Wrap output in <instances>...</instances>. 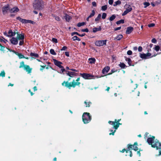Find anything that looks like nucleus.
Returning <instances> with one entry per match:
<instances>
[{"mask_svg": "<svg viewBox=\"0 0 161 161\" xmlns=\"http://www.w3.org/2000/svg\"><path fill=\"white\" fill-rule=\"evenodd\" d=\"M143 4L145 5L144 7L145 8H146L147 6H148L150 4L149 3L147 2H145Z\"/></svg>", "mask_w": 161, "mask_h": 161, "instance_id": "44", "label": "nucleus"}, {"mask_svg": "<svg viewBox=\"0 0 161 161\" xmlns=\"http://www.w3.org/2000/svg\"><path fill=\"white\" fill-rule=\"evenodd\" d=\"M107 41V40L97 41L95 42V44L97 46H102L104 45H106Z\"/></svg>", "mask_w": 161, "mask_h": 161, "instance_id": "8", "label": "nucleus"}, {"mask_svg": "<svg viewBox=\"0 0 161 161\" xmlns=\"http://www.w3.org/2000/svg\"><path fill=\"white\" fill-rule=\"evenodd\" d=\"M155 139V137L154 136H152V137H149L147 139V142L150 145H152L153 144H155L156 142H157V141H155V142H153Z\"/></svg>", "mask_w": 161, "mask_h": 161, "instance_id": "10", "label": "nucleus"}, {"mask_svg": "<svg viewBox=\"0 0 161 161\" xmlns=\"http://www.w3.org/2000/svg\"><path fill=\"white\" fill-rule=\"evenodd\" d=\"M53 61L54 64L58 67L60 68H63L61 64H62V63L61 62L58 61L55 59H53Z\"/></svg>", "mask_w": 161, "mask_h": 161, "instance_id": "13", "label": "nucleus"}, {"mask_svg": "<svg viewBox=\"0 0 161 161\" xmlns=\"http://www.w3.org/2000/svg\"><path fill=\"white\" fill-rule=\"evenodd\" d=\"M24 40H21L19 42V46H22L24 44Z\"/></svg>", "mask_w": 161, "mask_h": 161, "instance_id": "48", "label": "nucleus"}, {"mask_svg": "<svg viewBox=\"0 0 161 161\" xmlns=\"http://www.w3.org/2000/svg\"><path fill=\"white\" fill-rule=\"evenodd\" d=\"M125 60L127 62L128 64L130 66L131 65V61L130 58L125 57Z\"/></svg>", "mask_w": 161, "mask_h": 161, "instance_id": "27", "label": "nucleus"}, {"mask_svg": "<svg viewBox=\"0 0 161 161\" xmlns=\"http://www.w3.org/2000/svg\"><path fill=\"white\" fill-rule=\"evenodd\" d=\"M66 74L67 75L72 77H73L74 76H76L77 75V74L76 73L68 71H66Z\"/></svg>", "mask_w": 161, "mask_h": 161, "instance_id": "11", "label": "nucleus"}, {"mask_svg": "<svg viewBox=\"0 0 161 161\" xmlns=\"http://www.w3.org/2000/svg\"><path fill=\"white\" fill-rule=\"evenodd\" d=\"M84 103L86 104V107H89L91 104V103L90 101L87 102V101H85Z\"/></svg>", "mask_w": 161, "mask_h": 161, "instance_id": "32", "label": "nucleus"}, {"mask_svg": "<svg viewBox=\"0 0 161 161\" xmlns=\"http://www.w3.org/2000/svg\"><path fill=\"white\" fill-rule=\"evenodd\" d=\"M24 69L28 73L31 72L32 69L31 68L29 65H26Z\"/></svg>", "mask_w": 161, "mask_h": 161, "instance_id": "19", "label": "nucleus"}, {"mask_svg": "<svg viewBox=\"0 0 161 161\" xmlns=\"http://www.w3.org/2000/svg\"><path fill=\"white\" fill-rule=\"evenodd\" d=\"M0 46L1 47L0 50L2 51L3 50L4 47L1 45L0 44Z\"/></svg>", "mask_w": 161, "mask_h": 161, "instance_id": "61", "label": "nucleus"}, {"mask_svg": "<svg viewBox=\"0 0 161 161\" xmlns=\"http://www.w3.org/2000/svg\"><path fill=\"white\" fill-rule=\"evenodd\" d=\"M28 20L22 19L20 20V22L26 24L27 23Z\"/></svg>", "mask_w": 161, "mask_h": 161, "instance_id": "40", "label": "nucleus"}, {"mask_svg": "<svg viewBox=\"0 0 161 161\" xmlns=\"http://www.w3.org/2000/svg\"><path fill=\"white\" fill-rule=\"evenodd\" d=\"M127 54L128 55H131L132 54V52L131 50H129L127 52Z\"/></svg>", "mask_w": 161, "mask_h": 161, "instance_id": "55", "label": "nucleus"}, {"mask_svg": "<svg viewBox=\"0 0 161 161\" xmlns=\"http://www.w3.org/2000/svg\"><path fill=\"white\" fill-rule=\"evenodd\" d=\"M81 31L82 32H88L89 30L87 28H86L85 29H83L81 30Z\"/></svg>", "mask_w": 161, "mask_h": 161, "instance_id": "49", "label": "nucleus"}, {"mask_svg": "<svg viewBox=\"0 0 161 161\" xmlns=\"http://www.w3.org/2000/svg\"><path fill=\"white\" fill-rule=\"evenodd\" d=\"M110 69V67L109 66H107L105 67L102 70V73L103 74H104L107 73Z\"/></svg>", "mask_w": 161, "mask_h": 161, "instance_id": "17", "label": "nucleus"}, {"mask_svg": "<svg viewBox=\"0 0 161 161\" xmlns=\"http://www.w3.org/2000/svg\"><path fill=\"white\" fill-rule=\"evenodd\" d=\"M92 5L93 6H96V3L95 2H93L92 3Z\"/></svg>", "mask_w": 161, "mask_h": 161, "instance_id": "64", "label": "nucleus"}, {"mask_svg": "<svg viewBox=\"0 0 161 161\" xmlns=\"http://www.w3.org/2000/svg\"><path fill=\"white\" fill-rule=\"evenodd\" d=\"M121 3V2L119 0H118L116 2H115L114 4H113L114 6H116L118 5H119Z\"/></svg>", "mask_w": 161, "mask_h": 161, "instance_id": "28", "label": "nucleus"}, {"mask_svg": "<svg viewBox=\"0 0 161 161\" xmlns=\"http://www.w3.org/2000/svg\"><path fill=\"white\" fill-rule=\"evenodd\" d=\"M107 16V14L106 13H103V14L102 16V18L103 19H104Z\"/></svg>", "mask_w": 161, "mask_h": 161, "instance_id": "46", "label": "nucleus"}, {"mask_svg": "<svg viewBox=\"0 0 161 161\" xmlns=\"http://www.w3.org/2000/svg\"><path fill=\"white\" fill-rule=\"evenodd\" d=\"M123 37V35L121 34L118 35L114 39H116L117 40L119 41Z\"/></svg>", "mask_w": 161, "mask_h": 161, "instance_id": "30", "label": "nucleus"}, {"mask_svg": "<svg viewBox=\"0 0 161 161\" xmlns=\"http://www.w3.org/2000/svg\"><path fill=\"white\" fill-rule=\"evenodd\" d=\"M73 41L77 40L78 41H80V39L77 36H75L72 37Z\"/></svg>", "mask_w": 161, "mask_h": 161, "instance_id": "37", "label": "nucleus"}, {"mask_svg": "<svg viewBox=\"0 0 161 161\" xmlns=\"http://www.w3.org/2000/svg\"><path fill=\"white\" fill-rule=\"evenodd\" d=\"M113 0H109L108 3L110 5H112L113 3Z\"/></svg>", "mask_w": 161, "mask_h": 161, "instance_id": "56", "label": "nucleus"}, {"mask_svg": "<svg viewBox=\"0 0 161 161\" xmlns=\"http://www.w3.org/2000/svg\"><path fill=\"white\" fill-rule=\"evenodd\" d=\"M67 49V47L66 46H64L61 49V51H64L66 50Z\"/></svg>", "mask_w": 161, "mask_h": 161, "instance_id": "59", "label": "nucleus"}, {"mask_svg": "<svg viewBox=\"0 0 161 161\" xmlns=\"http://www.w3.org/2000/svg\"><path fill=\"white\" fill-rule=\"evenodd\" d=\"M156 55L151 56L150 53H140V57L141 58L144 59H147L153 57H155Z\"/></svg>", "mask_w": 161, "mask_h": 161, "instance_id": "7", "label": "nucleus"}, {"mask_svg": "<svg viewBox=\"0 0 161 161\" xmlns=\"http://www.w3.org/2000/svg\"><path fill=\"white\" fill-rule=\"evenodd\" d=\"M116 17L115 14H113L109 18V20L110 21H112Z\"/></svg>", "mask_w": 161, "mask_h": 161, "instance_id": "29", "label": "nucleus"}, {"mask_svg": "<svg viewBox=\"0 0 161 161\" xmlns=\"http://www.w3.org/2000/svg\"><path fill=\"white\" fill-rule=\"evenodd\" d=\"M120 120V119H118L117 120L116 119H115L114 121H109L108 123L109 124L113 125V128L115 130H116L119 126V125L121 124L119 123Z\"/></svg>", "mask_w": 161, "mask_h": 161, "instance_id": "6", "label": "nucleus"}, {"mask_svg": "<svg viewBox=\"0 0 161 161\" xmlns=\"http://www.w3.org/2000/svg\"><path fill=\"white\" fill-rule=\"evenodd\" d=\"M33 4V7L35 9L41 10L44 8V4L42 0H36Z\"/></svg>", "mask_w": 161, "mask_h": 161, "instance_id": "2", "label": "nucleus"}, {"mask_svg": "<svg viewBox=\"0 0 161 161\" xmlns=\"http://www.w3.org/2000/svg\"><path fill=\"white\" fill-rule=\"evenodd\" d=\"M8 34L9 37H11L12 36H14L15 35L16 33L15 32H13L12 30H9L8 32Z\"/></svg>", "mask_w": 161, "mask_h": 161, "instance_id": "21", "label": "nucleus"}, {"mask_svg": "<svg viewBox=\"0 0 161 161\" xmlns=\"http://www.w3.org/2000/svg\"><path fill=\"white\" fill-rule=\"evenodd\" d=\"M152 147H156L157 148V149H158V147H161V144L157 141V142H156L155 144H153L152 145Z\"/></svg>", "mask_w": 161, "mask_h": 161, "instance_id": "16", "label": "nucleus"}, {"mask_svg": "<svg viewBox=\"0 0 161 161\" xmlns=\"http://www.w3.org/2000/svg\"><path fill=\"white\" fill-rule=\"evenodd\" d=\"M80 80V78L78 77L76 80L77 82H75L74 80H73L72 82L70 83L68 82L64 81V82L62 83V85L63 86H65L69 88V89H70L72 87L74 88L76 86L79 85L80 83L78 81H79Z\"/></svg>", "mask_w": 161, "mask_h": 161, "instance_id": "1", "label": "nucleus"}, {"mask_svg": "<svg viewBox=\"0 0 161 161\" xmlns=\"http://www.w3.org/2000/svg\"><path fill=\"white\" fill-rule=\"evenodd\" d=\"M107 8V5H105L102 7V10L103 11H105Z\"/></svg>", "mask_w": 161, "mask_h": 161, "instance_id": "42", "label": "nucleus"}, {"mask_svg": "<svg viewBox=\"0 0 161 161\" xmlns=\"http://www.w3.org/2000/svg\"><path fill=\"white\" fill-rule=\"evenodd\" d=\"M64 17L66 21L67 22H69L71 19V17L67 14H65Z\"/></svg>", "mask_w": 161, "mask_h": 161, "instance_id": "22", "label": "nucleus"}, {"mask_svg": "<svg viewBox=\"0 0 161 161\" xmlns=\"http://www.w3.org/2000/svg\"><path fill=\"white\" fill-rule=\"evenodd\" d=\"M52 16L55 18V20L59 21L61 20V18L55 15H52Z\"/></svg>", "mask_w": 161, "mask_h": 161, "instance_id": "25", "label": "nucleus"}, {"mask_svg": "<svg viewBox=\"0 0 161 161\" xmlns=\"http://www.w3.org/2000/svg\"><path fill=\"white\" fill-rule=\"evenodd\" d=\"M126 151V153H128V151H129L128 149L127 148V149H123L122 151H121L122 153H124L125 151Z\"/></svg>", "mask_w": 161, "mask_h": 161, "instance_id": "50", "label": "nucleus"}, {"mask_svg": "<svg viewBox=\"0 0 161 161\" xmlns=\"http://www.w3.org/2000/svg\"><path fill=\"white\" fill-rule=\"evenodd\" d=\"M10 41L12 44L14 45H17L18 42V38L14 37H12Z\"/></svg>", "mask_w": 161, "mask_h": 161, "instance_id": "12", "label": "nucleus"}, {"mask_svg": "<svg viewBox=\"0 0 161 161\" xmlns=\"http://www.w3.org/2000/svg\"><path fill=\"white\" fill-rule=\"evenodd\" d=\"M133 30V27L130 26L128 27L126 31V34H129Z\"/></svg>", "mask_w": 161, "mask_h": 161, "instance_id": "18", "label": "nucleus"}, {"mask_svg": "<svg viewBox=\"0 0 161 161\" xmlns=\"http://www.w3.org/2000/svg\"><path fill=\"white\" fill-rule=\"evenodd\" d=\"M121 29V27H118L115 28L114 29V30L115 31H118L119 30H120Z\"/></svg>", "mask_w": 161, "mask_h": 161, "instance_id": "60", "label": "nucleus"}, {"mask_svg": "<svg viewBox=\"0 0 161 161\" xmlns=\"http://www.w3.org/2000/svg\"><path fill=\"white\" fill-rule=\"evenodd\" d=\"M5 76V73L4 71H1L0 73V76H2L3 77H4Z\"/></svg>", "mask_w": 161, "mask_h": 161, "instance_id": "45", "label": "nucleus"}, {"mask_svg": "<svg viewBox=\"0 0 161 161\" xmlns=\"http://www.w3.org/2000/svg\"><path fill=\"white\" fill-rule=\"evenodd\" d=\"M25 65H26L24 64V62L22 61L20 63V65L19 67V68H24Z\"/></svg>", "mask_w": 161, "mask_h": 161, "instance_id": "36", "label": "nucleus"}, {"mask_svg": "<svg viewBox=\"0 0 161 161\" xmlns=\"http://www.w3.org/2000/svg\"><path fill=\"white\" fill-rule=\"evenodd\" d=\"M10 7L9 5L7 4V5L4 6L2 8V12L3 14L4 15L6 14L8 10H9Z\"/></svg>", "mask_w": 161, "mask_h": 161, "instance_id": "9", "label": "nucleus"}, {"mask_svg": "<svg viewBox=\"0 0 161 161\" xmlns=\"http://www.w3.org/2000/svg\"><path fill=\"white\" fill-rule=\"evenodd\" d=\"M18 40H24V34H19L18 33H17Z\"/></svg>", "mask_w": 161, "mask_h": 161, "instance_id": "20", "label": "nucleus"}, {"mask_svg": "<svg viewBox=\"0 0 161 161\" xmlns=\"http://www.w3.org/2000/svg\"><path fill=\"white\" fill-rule=\"evenodd\" d=\"M91 119L90 114L88 113H84L82 115V120L84 124H87L89 122Z\"/></svg>", "mask_w": 161, "mask_h": 161, "instance_id": "3", "label": "nucleus"}, {"mask_svg": "<svg viewBox=\"0 0 161 161\" xmlns=\"http://www.w3.org/2000/svg\"><path fill=\"white\" fill-rule=\"evenodd\" d=\"M66 71L65 70V69L63 67L62 68H61V71L59 72L60 73H62Z\"/></svg>", "mask_w": 161, "mask_h": 161, "instance_id": "52", "label": "nucleus"}, {"mask_svg": "<svg viewBox=\"0 0 161 161\" xmlns=\"http://www.w3.org/2000/svg\"><path fill=\"white\" fill-rule=\"evenodd\" d=\"M52 41L55 43H57L58 42L57 40L55 38H53L52 39Z\"/></svg>", "mask_w": 161, "mask_h": 161, "instance_id": "58", "label": "nucleus"}, {"mask_svg": "<svg viewBox=\"0 0 161 161\" xmlns=\"http://www.w3.org/2000/svg\"><path fill=\"white\" fill-rule=\"evenodd\" d=\"M119 66L121 68H125L126 66L125 65L124 63H120L119 64Z\"/></svg>", "mask_w": 161, "mask_h": 161, "instance_id": "41", "label": "nucleus"}, {"mask_svg": "<svg viewBox=\"0 0 161 161\" xmlns=\"http://www.w3.org/2000/svg\"><path fill=\"white\" fill-rule=\"evenodd\" d=\"M85 24V23L84 22H81V23H79L77 24V26L78 27H80L82 26H83Z\"/></svg>", "mask_w": 161, "mask_h": 161, "instance_id": "39", "label": "nucleus"}, {"mask_svg": "<svg viewBox=\"0 0 161 161\" xmlns=\"http://www.w3.org/2000/svg\"><path fill=\"white\" fill-rule=\"evenodd\" d=\"M15 53L17 55L19 58H25L24 56L22 55L21 53H19L18 52H15Z\"/></svg>", "mask_w": 161, "mask_h": 161, "instance_id": "23", "label": "nucleus"}, {"mask_svg": "<svg viewBox=\"0 0 161 161\" xmlns=\"http://www.w3.org/2000/svg\"><path fill=\"white\" fill-rule=\"evenodd\" d=\"M154 49L157 52H158L160 50V47L158 46H155V47Z\"/></svg>", "mask_w": 161, "mask_h": 161, "instance_id": "43", "label": "nucleus"}, {"mask_svg": "<svg viewBox=\"0 0 161 161\" xmlns=\"http://www.w3.org/2000/svg\"><path fill=\"white\" fill-rule=\"evenodd\" d=\"M101 14H99L97 16V17L95 19V21H99L100 19H101Z\"/></svg>", "mask_w": 161, "mask_h": 161, "instance_id": "34", "label": "nucleus"}, {"mask_svg": "<svg viewBox=\"0 0 161 161\" xmlns=\"http://www.w3.org/2000/svg\"><path fill=\"white\" fill-rule=\"evenodd\" d=\"M132 10V8L130 6L128 7V8H126L125 11L122 13V16H125L129 12H130Z\"/></svg>", "mask_w": 161, "mask_h": 161, "instance_id": "14", "label": "nucleus"}, {"mask_svg": "<svg viewBox=\"0 0 161 161\" xmlns=\"http://www.w3.org/2000/svg\"><path fill=\"white\" fill-rule=\"evenodd\" d=\"M152 42L154 43H156L157 42V40L155 38H153L152 40Z\"/></svg>", "mask_w": 161, "mask_h": 161, "instance_id": "53", "label": "nucleus"}, {"mask_svg": "<svg viewBox=\"0 0 161 161\" xmlns=\"http://www.w3.org/2000/svg\"><path fill=\"white\" fill-rule=\"evenodd\" d=\"M30 23L32 24H34L35 23V22L33 21L30 20H28L27 23Z\"/></svg>", "mask_w": 161, "mask_h": 161, "instance_id": "47", "label": "nucleus"}, {"mask_svg": "<svg viewBox=\"0 0 161 161\" xmlns=\"http://www.w3.org/2000/svg\"><path fill=\"white\" fill-rule=\"evenodd\" d=\"M124 23V19H121L119 20L118 21L116 22V24L117 25H119L120 24H123Z\"/></svg>", "mask_w": 161, "mask_h": 161, "instance_id": "35", "label": "nucleus"}, {"mask_svg": "<svg viewBox=\"0 0 161 161\" xmlns=\"http://www.w3.org/2000/svg\"><path fill=\"white\" fill-rule=\"evenodd\" d=\"M110 131L111 132H112V133H110L109 135H114V133L116 131V130H115L114 131H113V130H110Z\"/></svg>", "mask_w": 161, "mask_h": 161, "instance_id": "51", "label": "nucleus"}, {"mask_svg": "<svg viewBox=\"0 0 161 161\" xmlns=\"http://www.w3.org/2000/svg\"><path fill=\"white\" fill-rule=\"evenodd\" d=\"M88 60L89 61V63L91 64L94 63L96 61L95 58H89Z\"/></svg>", "mask_w": 161, "mask_h": 161, "instance_id": "26", "label": "nucleus"}, {"mask_svg": "<svg viewBox=\"0 0 161 161\" xmlns=\"http://www.w3.org/2000/svg\"><path fill=\"white\" fill-rule=\"evenodd\" d=\"M95 11L94 10H92V13L90 14V15L88 16V18H90L91 17L94 16L95 14Z\"/></svg>", "mask_w": 161, "mask_h": 161, "instance_id": "38", "label": "nucleus"}, {"mask_svg": "<svg viewBox=\"0 0 161 161\" xmlns=\"http://www.w3.org/2000/svg\"><path fill=\"white\" fill-rule=\"evenodd\" d=\"M19 10V9L17 7H14L11 9H10L9 12L11 13H16Z\"/></svg>", "mask_w": 161, "mask_h": 161, "instance_id": "15", "label": "nucleus"}, {"mask_svg": "<svg viewBox=\"0 0 161 161\" xmlns=\"http://www.w3.org/2000/svg\"><path fill=\"white\" fill-rule=\"evenodd\" d=\"M80 75L84 79L86 80L90 79L92 78H98L100 77H99L97 76H94L93 75L85 73H80Z\"/></svg>", "mask_w": 161, "mask_h": 161, "instance_id": "4", "label": "nucleus"}, {"mask_svg": "<svg viewBox=\"0 0 161 161\" xmlns=\"http://www.w3.org/2000/svg\"><path fill=\"white\" fill-rule=\"evenodd\" d=\"M137 142H135L133 145H128V149L130 151V157H131L132 156L131 149L132 148V149L135 151L137 150H138V148L137 147Z\"/></svg>", "mask_w": 161, "mask_h": 161, "instance_id": "5", "label": "nucleus"}, {"mask_svg": "<svg viewBox=\"0 0 161 161\" xmlns=\"http://www.w3.org/2000/svg\"><path fill=\"white\" fill-rule=\"evenodd\" d=\"M101 30V28L100 26L98 27H95L93 29V32L94 33L96 32L97 31H100Z\"/></svg>", "mask_w": 161, "mask_h": 161, "instance_id": "24", "label": "nucleus"}, {"mask_svg": "<svg viewBox=\"0 0 161 161\" xmlns=\"http://www.w3.org/2000/svg\"><path fill=\"white\" fill-rule=\"evenodd\" d=\"M50 53L52 55H56V53L55 52L53 49H51L50 50Z\"/></svg>", "mask_w": 161, "mask_h": 161, "instance_id": "33", "label": "nucleus"}, {"mask_svg": "<svg viewBox=\"0 0 161 161\" xmlns=\"http://www.w3.org/2000/svg\"><path fill=\"white\" fill-rule=\"evenodd\" d=\"M30 56L32 57H34L36 58H38L39 57V55L37 54L32 53H31Z\"/></svg>", "mask_w": 161, "mask_h": 161, "instance_id": "31", "label": "nucleus"}, {"mask_svg": "<svg viewBox=\"0 0 161 161\" xmlns=\"http://www.w3.org/2000/svg\"><path fill=\"white\" fill-rule=\"evenodd\" d=\"M3 34L4 35L6 36H7L9 37V36H8V34L6 31H5V32H4L3 33Z\"/></svg>", "mask_w": 161, "mask_h": 161, "instance_id": "62", "label": "nucleus"}, {"mask_svg": "<svg viewBox=\"0 0 161 161\" xmlns=\"http://www.w3.org/2000/svg\"><path fill=\"white\" fill-rule=\"evenodd\" d=\"M155 24L153 23H151L148 25V26L149 27H153L154 26Z\"/></svg>", "mask_w": 161, "mask_h": 161, "instance_id": "54", "label": "nucleus"}, {"mask_svg": "<svg viewBox=\"0 0 161 161\" xmlns=\"http://www.w3.org/2000/svg\"><path fill=\"white\" fill-rule=\"evenodd\" d=\"M142 47L141 46H139L138 48V51L140 52H141L142 51Z\"/></svg>", "mask_w": 161, "mask_h": 161, "instance_id": "57", "label": "nucleus"}, {"mask_svg": "<svg viewBox=\"0 0 161 161\" xmlns=\"http://www.w3.org/2000/svg\"><path fill=\"white\" fill-rule=\"evenodd\" d=\"M65 55L67 57H69V54L68 52H66L65 53Z\"/></svg>", "mask_w": 161, "mask_h": 161, "instance_id": "63", "label": "nucleus"}]
</instances>
